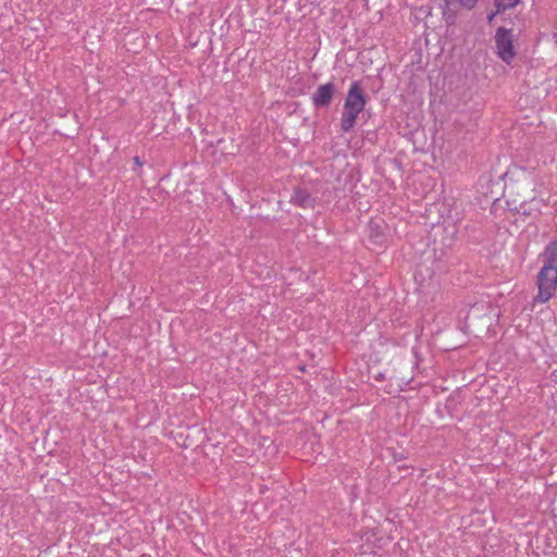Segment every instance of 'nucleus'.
<instances>
[{"mask_svg":"<svg viewBox=\"0 0 557 557\" xmlns=\"http://www.w3.org/2000/svg\"><path fill=\"white\" fill-rule=\"evenodd\" d=\"M543 264L536 275L537 293L534 304H546L557 292V240L550 242L544 249Z\"/></svg>","mask_w":557,"mask_h":557,"instance_id":"f257e3e1","label":"nucleus"},{"mask_svg":"<svg viewBox=\"0 0 557 557\" xmlns=\"http://www.w3.org/2000/svg\"><path fill=\"white\" fill-rule=\"evenodd\" d=\"M366 99L358 82H354L348 90L341 119V127L344 132L350 131L356 120L364 109Z\"/></svg>","mask_w":557,"mask_h":557,"instance_id":"f03ea898","label":"nucleus"},{"mask_svg":"<svg viewBox=\"0 0 557 557\" xmlns=\"http://www.w3.org/2000/svg\"><path fill=\"white\" fill-rule=\"evenodd\" d=\"M516 178L510 177V182L506 184L505 193L509 196H520L519 199L515 198V202L523 203L535 198L536 190L533 178L525 171L520 170L517 173Z\"/></svg>","mask_w":557,"mask_h":557,"instance_id":"7ed1b4c3","label":"nucleus"},{"mask_svg":"<svg viewBox=\"0 0 557 557\" xmlns=\"http://www.w3.org/2000/svg\"><path fill=\"white\" fill-rule=\"evenodd\" d=\"M495 48L499 59L510 64L516 57L511 32L499 27L495 34Z\"/></svg>","mask_w":557,"mask_h":557,"instance_id":"20e7f679","label":"nucleus"},{"mask_svg":"<svg viewBox=\"0 0 557 557\" xmlns=\"http://www.w3.org/2000/svg\"><path fill=\"white\" fill-rule=\"evenodd\" d=\"M335 86L332 83H326L318 87L315 92L312 95V103L317 108L327 107L335 94Z\"/></svg>","mask_w":557,"mask_h":557,"instance_id":"39448f33","label":"nucleus"},{"mask_svg":"<svg viewBox=\"0 0 557 557\" xmlns=\"http://www.w3.org/2000/svg\"><path fill=\"white\" fill-rule=\"evenodd\" d=\"M292 201L301 207H311L313 205L312 197L305 190L297 189L292 196Z\"/></svg>","mask_w":557,"mask_h":557,"instance_id":"423d86ee","label":"nucleus"},{"mask_svg":"<svg viewBox=\"0 0 557 557\" xmlns=\"http://www.w3.org/2000/svg\"><path fill=\"white\" fill-rule=\"evenodd\" d=\"M520 2V0H496V7L497 11H504L507 9H511L515 5H517Z\"/></svg>","mask_w":557,"mask_h":557,"instance_id":"0eeeda50","label":"nucleus"},{"mask_svg":"<svg viewBox=\"0 0 557 557\" xmlns=\"http://www.w3.org/2000/svg\"><path fill=\"white\" fill-rule=\"evenodd\" d=\"M460 4L467 9H471L475 5L478 0H459Z\"/></svg>","mask_w":557,"mask_h":557,"instance_id":"6e6552de","label":"nucleus"}]
</instances>
